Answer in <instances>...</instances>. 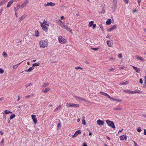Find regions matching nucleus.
<instances>
[{
  "instance_id": "nucleus-1",
  "label": "nucleus",
  "mask_w": 146,
  "mask_h": 146,
  "mask_svg": "<svg viewBox=\"0 0 146 146\" xmlns=\"http://www.w3.org/2000/svg\"><path fill=\"white\" fill-rule=\"evenodd\" d=\"M39 43L40 48H44L47 47L48 44V42L47 40L45 39L40 41Z\"/></svg>"
},
{
  "instance_id": "nucleus-2",
  "label": "nucleus",
  "mask_w": 146,
  "mask_h": 146,
  "mask_svg": "<svg viewBox=\"0 0 146 146\" xmlns=\"http://www.w3.org/2000/svg\"><path fill=\"white\" fill-rule=\"evenodd\" d=\"M58 39L59 42L62 44L65 43L67 41L65 37L62 36H59Z\"/></svg>"
},
{
  "instance_id": "nucleus-3",
  "label": "nucleus",
  "mask_w": 146,
  "mask_h": 146,
  "mask_svg": "<svg viewBox=\"0 0 146 146\" xmlns=\"http://www.w3.org/2000/svg\"><path fill=\"white\" fill-rule=\"evenodd\" d=\"M106 122L108 124V125L112 128L114 129L115 128L114 123L112 121H110L109 120H107L106 121Z\"/></svg>"
},
{
  "instance_id": "nucleus-4",
  "label": "nucleus",
  "mask_w": 146,
  "mask_h": 146,
  "mask_svg": "<svg viewBox=\"0 0 146 146\" xmlns=\"http://www.w3.org/2000/svg\"><path fill=\"white\" fill-rule=\"evenodd\" d=\"M60 26L62 28L65 29L67 31H69L71 33H72V30L70 29L68 26L67 25H65L64 24L63 25H60Z\"/></svg>"
},
{
  "instance_id": "nucleus-5",
  "label": "nucleus",
  "mask_w": 146,
  "mask_h": 146,
  "mask_svg": "<svg viewBox=\"0 0 146 146\" xmlns=\"http://www.w3.org/2000/svg\"><path fill=\"white\" fill-rule=\"evenodd\" d=\"M40 25L42 29L45 32H47L48 31V27L46 26L45 25L43 24L41 22H40Z\"/></svg>"
},
{
  "instance_id": "nucleus-6",
  "label": "nucleus",
  "mask_w": 146,
  "mask_h": 146,
  "mask_svg": "<svg viewBox=\"0 0 146 146\" xmlns=\"http://www.w3.org/2000/svg\"><path fill=\"white\" fill-rule=\"evenodd\" d=\"M55 3H52V2H47L46 3L44 4V6L45 7H54L55 6Z\"/></svg>"
},
{
  "instance_id": "nucleus-7",
  "label": "nucleus",
  "mask_w": 146,
  "mask_h": 146,
  "mask_svg": "<svg viewBox=\"0 0 146 146\" xmlns=\"http://www.w3.org/2000/svg\"><path fill=\"white\" fill-rule=\"evenodd\" d=\"M31 117L35 124H36L37 122V120L36 115H32Z\"/></svg>"
},
{
  "instance_id": "nucleus-8",
  "label": "nucleus",
  "mask_w": 146,
  "mask_h": 146,
  "mask_svg": "<svg viewBox=\"0 0 146 146\" xmlns=\"http://www.w3.org/2000/svg\"><path fill=\"white\" fill-rule=\"evenodd\" d=\"M81 133V131L80 130H78L76 131L74 135H72V138H74V137H76L78 135L80 134Z\"/></svg>"
},
{
  "instance_id": "nucleus-9",
  "label": "nucleus",
  "mask_w": 146,
  "mask_h": 146,
  "mask_svg": "<svg viewBox=\"0 0 146 146\" xmlns=\"http://www.w3.org/2000/svg\"><path fill=\"white\" fill-rule=\"evenodd\" d=\"M127 137L126 135H123L120 136L119 138L120 140H126Z\"/></svg>"
},
{
  "instance_id": "nucleus-10",
  "label": "nucleus",
  "mask_w": 146,
  "mask_h": 146,
  "mask_svg": "<svg viewBox=\"0 0 146 146\" xmlns=\"http://www.w3.org/2000/svg\"><path fill=\"white\" fill-rule=\"evenodd\" d=\"M29 2L28 0H26L22 4L20 5V7H21L23 8L26 6Z\"/></svg>"
},
{
  "instance_id": "nucleus-11",
  "label": "nucleus",
  "mask_w": 146,
  "mask_h": 146,
  "mask_svg": "<svg viewBox=\"0 0 146 146\" xmlns=\"http://www.w3.org/2000/svg\"><path fill=\"white\" fill-rule=\"evenodd\" d=\"M97 123L98 125H103L104 124V122L100 119H98L97 121Z\"/></svg>"
},
{
  "instance_id": "nucleus-12",
  "label": "nucleus",
  "mask_w": 146,
  "mask_h": 146,
  "mask_svg": "<svg viewBox=\"0 0 146 146\" xmlns=\"http://www.w3.org/2000/svg\"><path fill=\"white\" fill-rule=\"evenodd\" d=\"M117 25H114L113 26H112L110 29H108V31L111 32L113 30L115 29L116 28Z\"/></svg>"
},
{
  "instance_id": "nucleus-13",
  "label": "nucleus",
  "mask_w": 146,
  "mask_h": 146,
  "mask_svg": "<svg viewBox=\"0 0 146 146\" xmlns=\"http://www.w3.org/2000/svg\"><path fill=\"white\" fill-rule=\"evenodd\" d=\"M70 107H74L77 108L79 107V104H74L70 103Z\"/></svg>"
},
{
  "instance_id": "nucleus-14",
  "label": "nucleus",
  "mask_w": 146,
  "mask_h": 146,
  "mask_svg": "<svg viewBox=\"0 0 146 146\" xmlns=\"http://www.w3.org/2000/svg\"><path fill=\"white\" fill-rule=\"evenodd\" d=\"M133 68L135 70V71L137 73H139L141 71V69L140 68H138L134 66H132Z\"/></svg>"
},
{
  "instance_id": "nucleus-15",
  "label": "nucleus",
  "mask_w": 146,
  "mask_h": 146,
  "mask_svg": "<svg viewBox=\"0 0 146 146\" xmlns=\"http://www.w3.org/2000/svg\"><path fill=\"white\" fill-rule=\"evenodd\" d=\"M143 93V92L139 90L138 89H137L134 90V91H133L132 94H135L136 93H138L140 94H141Z\"/></svg>"
},
{
  "instance_id": "nucleus-16",
  "label": "nucleus",
  "mask_w": 146,
  "mask_h": 146,
  "mask_svg": "<svg viewBox=\"0 0 146 146\" xmlns=\"http://www.w3.org/2000/svg\"><path fill=\"white\" fill-rule=\"evenodd\" d=\"M40 33L39 31L37 30H36L35 32L34 36L36 37H39L40 36Z\"/></svg>"
},
{
  "instance_id": "nucleus-17",
  "label": "nucleus",
  "mask_w": 146,
  "mask_h": 146,
  "mask_svg": "<svg viewBox=\"0 0 146 146\" xmlns=\"http://www.w3.org/2000/svg\"><path fill=\"white\" fill-rule=\"evenodd\" d=\"M22 61L21 62L19 63H18L17 64L15 65H13V68L14 69H16L18 67V66L23 61Z\"/></svg>"
},
{
  "instance_id": "nucleus-18",
  "label": "nucleus",
  "mask_w": 146,
  "mask_h": 146,
  "mask_svg": "<svg viewBox=\"0 0 146 146\" xmlns=\"http://www.w3.org/2000/svg\"><path fill=\"white\" fill-rule=\"evenodd\" d=\"M13 0H11L10 1H9L7 5V8H9L11 6V4L13 3Z\"/></svg>"
},
{
  "instance_id": "nucleus-19",
  "label": "nucleus",
  "mask_w": 146,
  "mask_h": 146,
  "mask_svg": "<svg viewBox=\"0 0 146 146\" xmlns=\"http://www.w3.org/2000/svg\"><path fill=\"white\" fill-rule=\"evenodd\" d=\"M20 7H21L20 5L18 4H17V8L15 7L14 8L15 12L17 11Z\"/></svg>"
},
{
  "instance_id": "nucleus-20",
  "label": "nucleus",
  "mask_w": 146,
  "mask_h": 146,
  "mask_svg": "<svg viewBox=\"0 0 146 146\" xmlns=\"http://www.w3.org/2000/svg\"><path fill=\"white\" fill-rule=\"evenodd\" d=\"M62 107V105H60L58 106H57L56 108L54 110V112L56 111L59 109H60Z\"/></svg>"
},
{
  "instance_id": "nucleus-21",
  "label": "nucleus",
  "mask_w": 146,
  "mask_h": 146,
  "mask_svg": "<svg viewBox=\"0 0 146 146\" xmlns=\"http://www.w3.org/2000/svg\"><path fill=\"white\" fill-rule=\"evenodd\" d=\"M135 58H136L137 59H138V60H141V61H144L145 60L143 58H142L141 57L139 56H135Z\"/></svg>"
},
{
  "instance_id": "nucleus-22",
  "label": "nucleus",
  "mask_w": 146,
  "mask_h": 146,
  "mask_svg": "<svg viewBox=\"0 0 146 146\" xmlns=\"http://www.w3.org/2000/svg\"><path fill=\"white\" fill-rule=\"evenodd\" d=\"M34 69V67L33 66H32L29 68L28 70H25V72H30L32 71Z\"/></svg>"
},
{
  "instance_id": "nucleus-23",
  "label": "nucleus",
  "mask_w": 146,
  "mask_h": 146,
  "mask_svg": "<svg viewBox=\"0 0 146 146\" xmlns=\"http://www.w3.org/2000/svg\"><path fill=\"white\" fill-rule=\"evenodd\" d=\"M100 93L102 95H104L105 96H107L109 98L110 97V96L106 93L102 92H100Z\"/></svg>"
},
{
  "instance_id": "nucleus-24",
  "label": "nucleus",
  "mask_w": 146,
  "mask_h": 146,
  "mask_svg": "<svg viewBox=\"0 0 146 146\" xmlns=\"http://www.w3.org/2000/svg\"><path fill=\"white\" fill-rule=\"evenodd\" d=\"M56 22L59 25H61L64 24V23H63L62 21L60 20H59L58 21H56Z\"/></svg>"
},
{
  "instance_id": "nucleus-25",
  "label": "nucleus",
  "mask_w": 146,
  "mask_h": 146,
  "mask_svg": "<svg viewBox=\"0 0 146 146\" xmlns=\"http://www.w3.org/2000/svg\"><path fill=\"white\" fill-rule=\"evenodd\" d=\"M111 23V19H108L106 22V23L107 25L110 24Z\"/></svg>"
},
{
  "instance_id": "nucleus-26",
  "label": "nucleus",
  "mask_w": 146,
  "mask_h": 146,
  "mask_svg": "<svg viewBox=\"0 0 146 146\" xmlns=\"http://www.w3.org/2000/svg\"><path fill=\"white\" fill-rule=\"evenodd\" d=\"M107 43L108 46L111 47L112 46V44L110 40L107 41Z\"/></svg>"
},
{
  "instance_id": "nucleus-27",
  "label": "nucleus",
  "mask_w": 146,
  "mask_h": 146,
  "mask_svg": "<svg viewBox=\"0 0 146 146\" xmlns=\"http://www.w3.org/2000/svg\"><path fill=\"white\" fill-rule=\"evenodd\" d=\"M123 91L125 93H128L132 94L133 91H131L128 90H124Z\"/></svg>"
},
{
  "instance_id": "nucleus-28",
  "label": "nucleus",
  "mask_w": 146,
  "mask_h": 146,
  "mask_svg": "<svg viewBox=\"0 0 146 146\" xmlns=\"http://www.w3.org/2000/svg\"><path fill=\"white\" fill-rule=\"evenodd\" d=\"M43 23V24L45 25H47V26H49V23L47 21H45L44 20L43 21V23Z\"/></svg>"
},
{
  "instance_id": "nucleus-29",
  "label": "nucleus",
  "mask_w": 146,
  "mask_h": 146,
  "mask_svg": "<svg viewBox=\"0 0 146 146\" xmlns=\"http://www.w3.org/2000/svg\"><path fill=\"white\" fill-rule=\"evenodd\" d=\"M85 117L83 116L82 117V123L84 125H85L86 124L85 120L84 119Z\"/></svg>"
},
{
  "instance_id": "nucleus-30",
  "label": "nucleus",
  "mask_w": 146,
  "mask_h": 146,
  "mask_svg": "<svg viewBox=\"0 0 146 146\" xmlns=\"http://www.w3.org/2000/svg\"><path fill=\"white\" fill-rule=\"evenodd\" d=\"M50 90V88H47L43 90V92L44 93H46Z\"/></svg>"
},
{
  "instance_id": "nucleus-31",
  "label": "nucleus",
  "mask_w": 146,
  "mask_h": 146,
  "mask_svg": "<svg viewBox=\"0 0 146 146\" xmlns=\"http://www.w3.org/2000/svg\"><path fill=\"white\" fill-rule=\"evenodd\" d=\"M94 23V22L92 21H91L89 22L88 26L89 27H92L93 24V23Z\"/></svg>"
},
{
  "instance_id": "nucleus-32",
  "label": "nucleus",
  "mask_w": 146,
  "mask_h": 146,
  "mask_svg": "<svg viewBox=\"0 0 146 146\" xmlns=\"http://www.w3.org/2000/svg\"><path fill=\"white\" fill-rule=\"evenodd\" d=\"M34 96V94H31L30 95H29L25 96V98H28L31 97H32Z\"/></svg>"
},
{
  "instance_id": "nucleus-33",
  "label": "nucleus",
  "mask_w": 146,
  "mask_h": 146,
  "mask_svg": "<svg viewBox=\"0 0 146 146\" xmlns=\"http://www.w3.org/2000/svg\"><path fill=\"white\" fill-rule=\"evenodd\" d=\"M113 110H122L121 108H119L118 107H115L113 108Z\"/></svg>"
},
{
  "instance_id": "nucleus-34",
  "label": "nucleus",
  "mask_w": 146,
  "mask_h": 146,
  "mask_svg": "<svg viewBox=\"0 0 146 146\" xmlns=\"http://www.w3.org/2000/svg\"><path fill=\"white\" fill-rule=\"evenodd\" d=\"M4 113L6 114H9V113H12V112H11V111H9L8 110H5L4 111Z\"/></svg>"
},
{
  "instance_id": "nucleus-35",
  "label": "nucleus",
  "mask_w": 146,
  "mask_h": 146,
  "mask_svg": "<svg viewBox=\"0 0 146 146\" xmlns=\"http://www.w3.org/2000/svg\"><path fill=\"white\" fill-rule=\"evenodd\" d=\"M15 117V114H13L11 115L10 117V119H13Z\"/></svg>"
},
{
  "instance_id": "nucleus-36",
  "label": "nucleus",
  "mask_w": 146,
  "mask_h": 146,
  "mask_svg": "<svg viewBox=\"0 0 146 146\" xmlns=\"http://www.w3.org/2000/svg\"><path fill=\"white\" fill-rule=\"evenodd\" d=\"M39 65V63H34L33 64V66L34 67V66H38Z\"/></svg>"
},
{
  "instance_id": "nucleus-37",
  "label": "nucleus",
  "mask_w": 146,
  "mask_h": 146,
  "mask_svg": "<svg viewBox=\"0 0 146 146\" xmlns=\"http://www.w3.org/2000/svg\"><path fill=\"white\" fill-rule=\"evenodd\" d=\"M26 17V15H23L21 16V17L20 18V19L21 20H22L23 19H25V18Z\"/></svg>"
},
{
  "instance_id": "nucleus-38",
  "label": "nucleus",
  "mask_w": 146,
  "mask_h": 146,
  "mask_svg": "<svg viewBox=\"0 0 146 146\" xmlns=\"http://www.w3.org/2000/svg\"><path fill=\"white\" fill-rule=\"evenodd\" d=\"M115 70V68H111L110 69H109V70L110 71H111L114 70Z\"/></svg>"
},
{
  "instance_id": "nucleus-39",
  "label": "nucleus",
  "mask_w": 146,
  "mask_h": 146,
  "mask_svg": "<svg viewBox=\"0 0 146 146\" xmlns=\"http://www.w3.org/2000/svg\"><path fill=\"white\" fill-rule=\"evenodd\" d=\"M75 69L77 70H78V69H80L81 70L83 69V68L80 66H78L77 67H75Z\"/></svg>"
},
{
  "instance_id": "nucleus-40",
  "label": "nucleus",
  "mask_w": 146,
  "mask_h": 146,
  "mask_svg": "<svg viewBox=\"0 0 146 146\" xmlns=\"http://www.w3.org/2000/svg\"><path fill=\"white\" fill-rule=\"evenodd\" d=\"M118 57L119 58H121L122 57V55L121 54H118Z\"/></svg>"
},
{
  "instance_id": "nucleus-41",
  "label": "nucleus",
  "mask_w": 146,
  "mask_h": 146,
  "mask_svg": "<svg viewBox=\"0 0 146 146\" xmlns=\"http://www.w3.org/2000/svg\"><path fill=\"white\" fill-rule=\"evenodd\" d=\"M142 130L141 129L140 127H139L137 130V131L139 132H140Z\"/></svg>"
},
{
  "instance_id": "nucleus-42",
  "label": "nucleus",
  "mask_w": 146,
  "mask_h": 146,
  "mask_svg": "<svg viewBox=\"0 0 146 146\" xmlns=\"http://www.w3.org/2000/svg\"><path fill=\"white\" fill-rule=\"evenodd\" d=\"M98 49H99V48L98 47L92 48V50H95V51L98 50Z\"/></svg>"
},
{
  "instance_id": "nucleus-43",
  "label": "nucleus",
  "mask_w": 146,
  "mask_h": 146,
  "mask_svg": "<svg viewBox=\"0 0 146 146\" xmlns=\"http://www.w3.org/2000/svg\"><path fill=\"white\" fill-rule=\"evenodd\" d=\"M115 101L117 102H122V100H121L120 99H116Z\"/></svg>"
},
{
  "instance_id": "nucleus-44",
  "label": "nucleus",
  "mask_w": 146,
  "mask_h": 146,
  "mask_svg": "<svg viewBox=\"0 0 146 146\" xmlns=\"http://www.w3.org/2000/svg\"><path fill=\"white\" fill-rule=\"evenodd\" d=\"M70 103H66V106L67 107H70Z\"/></svg>"
},
{
  "instance_id": "nucleus-45",
  "label": "nucleus",
  "mask_w": 146,
  "mask_h": 146,
  "mask_svg": "<svg viewBox=\"0 0 146 146\" xmlns=\"http://www.w3.org/2000/svg\"><path fill=\"white\" fill-rule=\"evenodd\" d=\"M3 55L4 57H7V55L6 53L5 52H3Z\"/></svg>"
},
{
  "instance_id": "nucleus-46",
  "label": "nucleus",
  "mask_w": 146,
  "mask_h": 146,
  "mask_svg": "<svg viewBox=\"0 0 146 146\" xmlns=\"http://www.w3.org/2000/svg\"><path fill=\"white\" fill-rule=\"evenodd\" d=\"M109 98L110 99H111V100H113V101H116V99L113 98L111 97L110 96V97Z\"/></svg>"
},
{
  "instance_id": "nucleus-47",
  "label": "nucleus",
  "mask_w": 146,
  "mask_h": 146,
  "mask_svg": "<svg viewBox=\"0 0 146 146\" xmlns=\"http://www.w3.org/2000/svg\"><path fill=\"white\" fill-rule=\"evenodd\" d=\"M3 72L4 71L1 68H0V73L3 74Z\"/></svg>"
},
{
  "instance_id": "nucleus-48",
  "label": "nucleus",
  "mask_w": 146,
  "mask_h": 146,
  "mask_svg": "<svg viewBox=\"0 0 146 146\" xmlns=\"http://www.w3.org/2000/svg\"><path fill=\"white\" fill-rule=\"evenodd\" d=\"M31 85H32V84H31V83L28 84L26 85V86H25L27 88Z\"/></svg>"
},
{
  "instance_id": "nucleus-49",
  "label": "nucleus",
  "mask_w": 146,
  "mask_h": 146,
  "mask_svg": "<svg viewBox=\"0 0 146 146\" xmlns=\"http://www.w3.org/2000/svg\"><path fill=\"white\" fill-rule=\"evenodd\" d=\"M135 146H139V145L134 141H133Z\"/></svg>"
},
{
  "instance_id": "nucleus-50",
  "label": "nucleus",
  "mask_w": 146,
  "mask_h": 146,
  "mask_svg": "<svg viewBox=\"0 0 146 146\" xmlns=\"http://www.w3.org/2000/svg\"><path fill=\"white\" fill-rule=\"evenodd\" d=\"M5 3L4 1H1L0 2V6H1Z\"/></svg>"
},
{
  "instance_id": "nucleus-51",
  "label": "nucleus",
  "mask_w": 146,
  "mask_h": 146,
  "mask_svg": "<svg viewBox=\"0 0 146 146\" xmlns=\"http://www.w3.org/2000/svg\"><path fill=\"white\" fill-rule=\"evenodd\" d=\"M82 146H88L87 145L86 143H83Z\"/></svg>"
},
{
  "instance_id": "nucleus-52",
  "label": "nucleus",
  "mask_w": 146,
  "mask_h": 146,
  "mask_svg": "<svg viewBox=\"0 0 146 146\" xmlns=\"http://www.w3.org/2000/svg\"><path fill=\"white\" fill-rule=\"evenodd\" d=\"M93 25L92 28L93 29H94L95 28V27L96 26V24H93V25Z\"/></svg>"
},
{
  "instance_id": "nucleus-53",
  "label": "nucleus",
  "mask_w": 146,
  "mask_h": 146,
  "mask_svg": "<svg viewBox=\"0 0 146 146\" xmlns=\"http://www.w3.org/2000/svg\"><path fill=\"white\" fill-rule=\"evenodd\" d=\"M139 82L141 84H142L143 83V80H142V79L140 78L139 79Z\"/></svg>"
},
{
  "instance_id": "nucleus-54",
  "label": "nucleus",
  "mask_w": 146,
  "mask_h": 146,
  "mask_svg": "<svg viewBox=\"0 0 146 146\" xmlns=\"http://www.w3.org/2000/svg\"><path fill=\"white\" fill-rule=\"evenodd\" d=\"M125 68V66H122L121 67L119 68V70H121V69L124 68Z\"/></svg>"
},
{
  "instance_id": "nucleus-55",
  "label": "nucleus",
  "mask_w": 146,
  "mask_h": 146,
  "mask_svg": "<svg viewBox=\"0 0 146 146\" xmlns=\"http://www.w3.org/2000/svg\"><path fill=\"white\" fill-rule=\"evenodd\" d=\"M144 83H145L144 87L146 88V80H145H145Z\"/></svg>"
},
{
  "instance_id": "nucleus-56",
  "label": "nucleus",
  "mask_w": 146,
  "mask_h": 146,
  "mask_svg": "<svg viewBox=\"0 0 146 146\" xmlns=\"http://www.w3.org/2000/svg\"><path fill=\"white\" fill-rule=\"evenodd\" d=\"M124 1H125V3L127 4L128 3V0H124Z\"/></svg>"
},
{
  "instance_id": "nucleus-57",
  "label": "nucleus",
  "mask_w": 146,
  "mask_h": 146,
  "mask_svg": "<svg viewBox=\"0 0 146 146\" xmlns=\"http://www.w3.org/2000/svg\"><path fill=\"white\" fill-rule=\"evenodd\" d=\"M20 99V95H19L18 96V99L17 100V101H19Z\"/></svg>"
},
{
  "instance_id": "nucleus-58",
  "label": "nucleus",
  "mask_w": 146,
  "mask_h": 146,
  "mask_svg": "<svg viewBox=\"0 0 146 146\" xmlns=\"http://www.w3.org/2000/svg\"><path fill=\"white\" fill-rule=\"evenodd\" d=\"M48 84H45L43 86L44 87H46L47 86H48Z\"/></svg>"
},
{
  "instance_id": "nucleus-59",
  "label": "nucleus",
  "mask_w": 146,
  "mask_h": 146,
  "mask_svg": "<svg viewBox=\"0 0 146 146\" xmlns=\"http://www.w3.org/2000/svg\"><path fill=\"white\" fill-rule=\"evenodd\" d=\"M141 0H138L137 2L139 5H140V2H141Z\"/></svg>"
},
{
  "instance_id": "nucleus-60",
  "label": "nucleus",
  "mask_w": 146,
  "mask_h": 146,
  "mask_svg": "<svg viewBox=\"0 0 146 146\" xmlns=\"http://www.w3.org/2000/svg\"><path fill=\"white\" fill-rule=\"evenodd\" d=\"M123 130V129H122L121 130H119L118 132V133H119V132H121Z\"/></svg>"
},
{
  "instance_id": "nucleus-61",
  "label": "nucleus",
  "mask_w": 146,
  "mask_h": 146,
  "mask_svg": "<svg viewBox=\"0 0 146 146\" xmlns=\"http://www.w3.org/2000/svg\"><path fill=\"white\" fill-rule=\"evenodd\" d=\"M64 17L63 16L61 17H60V19L61 20H63L64 19Z\"/></svg>"
},
{
  "instance_id": "nucleus-62",
  "label": "nucleus",
  "mask_w": 146,
  "mask_h": 146,
  "mask_svg": "<svg viewBox=\"0 0 146 146\" xmlns=\"http://www.w3.org/2000/svg\"><path fill=\"white\" fill-rule=\"evenodd\" d=\"M0 133L1 135H3V132L1 131H0Z\"/></svg>"
},
{
  "instance_id": "nucleus-63",
  "label": "nucleus",
  "mask_w": 146,
  "mask_h": 146,
  "mask_svg": "<svg viewBox=\"0 0 146 146\" xmlns=\"http://www.w3.org/2000/svg\"><path fill=\"white\" fill-rule=\"evenodd\" d=\"M144 134L145 135H146V130H144Z\"/></svg>"
},
{
  "instance_id": "nucleus-64",
  "label": "nucleus",
  "mask_w": 146,
  "mask_h": 146,
  "mask_svg": "<svg viewBox=\"0 0 146 146\" xmlns=\"http://www.w3.org/2000/svg\"><path fill=\"white\" fill-rule=\"evenodd\" d=\"M80 118H78V119H77V121L78 122H79L80 121Z\"/></svg>"
}]
</instances>
